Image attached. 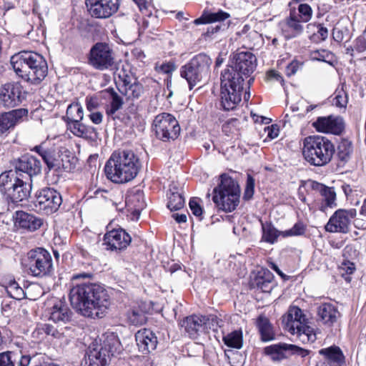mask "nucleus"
Instances as JSON below:
<instances>
[{
    "label": "nucleus",
    "mask_w": 366,
    "mask_h": 366,
    "mask_svg": "<svg viewBox=\"0 0 366 366\" xmlns=\"http://www.w3.org/2000/svg\"><path fill=\"white\" fill-rule=\"evenodd\" d=\"M69 300L81 315L91 318L102 317L111 303L107 290L94 283L74 286L70 290Z\"/></svg>",
    "instance_id": "obj_1"
},
{
    "label": "nucleus",
    "mask_w": 366,
    "mask_h": 366,
    "mask_svg": "<svg viewBox=\"0 0 366 366\" xmlns=\"http://www.w3.org/2000/svg\"><path fill=\"white\" fill-rule=\"evenodd\" d=\"M117 75L119 80L116 81V88L119 95L116 93V111L125 102L139 99L144 92L142 84L132 73L129 64L122 61L116 63Z\"/></svg>",
    "instance_id": "obj_2"
},
{
    "label": "nucleus",
    "mask_w": 366,
    "mask_h": 366,
    "mask_svg": "<svg viewBox=\"0 0 366 366\" xmlns=\"http://www.w3.org/2000/svg\"><path fill=\"white\" fill-rule=\"evenodd\" d=\"M335 152L334 144L326 137L309 136L303 141L302 154L311 165L323 167L332 159Z\"/></svg>",
    "instance_id": "obj_3"
},
{
    "label": "nucleus",
    "mask_w": 366,
    "mask_h": 366,
    "mask_svg": "<svg viewBox=\"0 0 366 366\" xmlns=\"http://www.w3.org/2000/svg\"><path fill=\"white\" fill-rule=\"evenodd\" d=\"M240 188L238 182L227 174L219 177V182L213 189L212 201L218 209L234 211L239 203Z\"/></svg>",
    "instance_id": "obj_4"
},
{
    "label": "nucleus",
    "mask_w": 366,
    "mask_h": 366,
    "mask_svg": "<svg viewBox=\"0 0 366 366\" xmlns=\"http://www.w3.org/2000/svg\"><path fill=\"white\" fill-rule=\"evenodd\" d=\"M234 75V73L221 72L220 106L224 111L234 110L242 101L244 82Z\"/></svg>",
    "instance_id": "obj_5"
},
{
    "label": "nucleus",
    "mask_w": 366,
    "mask_h": 366,
    "mask_svg": "<svg viewBox=\"0 0 366 366\" xmlns=\"http://www.w3.org/2000/svg\"><path fill=\"white\" fill-rule=\"evenodd\" d=\"M212 63V60L208 55L200 53L181 66L180 76L187 81L189 90L208 76Z\"/></svg>",
    "instance_id": "obj_6"
},
{
    "label": "nucleus",
    "mask_w": 366,
    "mask_h": 366,
    "mask_svg": "<svg viewBox=\"0 0 366 366\" xmlns=\"http://www.w3.org/2000/svg\"><path fill=\"white\" fill-rule=\"evenodd\" d=\"M24 264L34 277L50 276L54 272L51 255L43 248L30 250L24 259Z\"/></svg>",
    "instance_id": "obj_7"
},
{
    "label": "nucleus",
    "mask_w": 366,
    "mask_h": 366,
    "mask_svg": "<svg viewBox=\"0 0 366 366\" xmlns=\"http://www.w3.org/2000/svg\"><path fill=\"white\" fill-rule=\"evenodd\" d=\"M140 167L139 159L132 150H119L116 156V183L133 179Z\"/></svg>",
    "instance_id": "obj_8"
},
{
    "label": "nucleus",
    "mask_w": 366,
    "mask_h": 366,
    "mask_svg": "<svg viewBox=\"0 0 366 366\" xmlns=\"http://www.w3.org/2000/svg\"><path fill=\"white\" fill-rule=\"evenodd\" d=\"M152 129L157 139L164 142L175 140L180 133L178 121L172 114L167 112L159 114L154 117Z\"/></svg>",
    "instance_id": "obj_9"
},
{
    "label": "nucleus",
    "mask_w": 366,
    "mask_h": 366,
    "mask_svg": "<svg viewBox=\"0 0 366 366\" xmlns=\"http://www.w3.org/2000/svg\"><path fill=\"white\" fill-rule=\"evenodd\" d=\"M180 325L184 328L185 332L192 339H197L202 334L207 333L210 330H216L218 327V320L216 316L193 315L187 317Z\"/></svg>",
    "instance_id": "obj_10"
},
{
    "label": "nucleus",
    "mask_w": 366,
    "mask_h": 366,
    "mask_svg": "<svg viewBox=\"0 0 366 366\" xmlns=\"http://www.w3.org/2000/svg\"><path fill=\"white\" fill-rule=\"evenodd\" d=\"M61 203L62 197L57 190L44 187L36 192L34 205L36 211L49 215L56 212Z\"/></svg>",
    "instance_id": "obj_11"
},
{
    "label": "nucleus",
    "mask_w": 366,
    "mask_h": 366,
    "mask_svg": "<svg viewBox=\"0 0 366 366\" xmlns=\"http://www.w3.org/2000/svg\"><path fill=\"white\" fill-rule=\"evenodd\" d=\"M257 66V58L249 51L238 53L234 57V61L232 65H228L222 71L234 73L235 79L240 78L244 81L253 73Z\"/></svg>",
    "instance_id": "obj_12"
},
{
    "label": "nucleus",
    "mask_w": 366,
    "mask_h": 366,
    "mask_svg": "<svg viewBox=\"0 0 366 366\" xmlns=\"http://www.w3.org/2000/svg\"><path fill=\"white\" fill-rule=\"evenodd\" d=\"M113 353L111 347H104L97 342H92L86 350L81 366H107L111 362Z\"/></svg>",
    "instance_id": "obj_13"
},
{
    "label": "nucleus",
    "mask_w": 366,
    "mask_h": 366,
    "mask_svg": "<svg viewBox=\"0 0 366 366\" xmlns=\"http://www.w3.org/2000/svg\"><path fill=\"white\" fill-rule=\"evenodd\" d=\"M264 353L269 356L274 362L287 359L290 355H297L305 357L309 355V350L295 345L280 342L271 345L264 348Z\"/></svg>",
    "instance_id": "obj_14"
},
{
    "label": "nucleus",
    "mask_w": 366,
    "mask_h": 366,
    "mask_svg": "<svg viewBox=\"0 0 366 366\" xmlns=\"http://www.w3.org/2000/svg\"><path fill=\"white\" fill-rule=\"evenodd\" d=\"M356 214L355 209L337 210L325 225V230L329 232L347 233L350 222Z\"/></svg>",
    "instance_id": "obj_15"
},
{
    "label": "nucleus",
    "mask_w": 366,
    "mask_h": 366,
    "mask_svg": "<svg viewBox=\"0 0 366 366\" xmlns=\"http://www.w3.org/2000/svg\"><path fill=\"white\" fill-rule=\"evenodd\" d=\"M38 61L36 52L23 51L11 56V64L19 76L30 82L31 65L39 64Z\"/></svg>",
    "instance_id": "obj_16"
},
{
    "label": "nucleus",
    "mask_w": 366,
    "mask_h": 366,
    "mask_svg": "<svg viewBox=\"0 0 366 366\" xmlns=\"http://www.w3.org/2000/svg\"><path fill=\"white\" fill-rule=\"evenodd\" d=\"M89 62L95 69H107L113 64L112 49L106 43L95 44L90 50Z\"/></svg>",
    "instance_id": "obj_17"
},
{
    "label": "nucleus",
    "mask_w": 366,
    "mask_h": 366,
    "mask_svg": "<svg viewBox=\"0 0 366 366\" xmlns=\"http://www.w3.org/2000/svg\"><path fill=\"white\" fill-rule=\"evenodd\" d=\"M24 98L23 86L19 82L5 84L0 89V103L5 108L17 107Z\"/></svg>",
    "instance_id": "obj_18"
},
{
    "label": "nucleus",
    "mask_w": 366,
    "mask_h": 366,
    "mask_svg": "<svg viewBox=\"0 0 366 366\" xmlns=\"http://www.w3.org/2000/svg\"><path fill=\"white\" fill-rule=\"evenodd\" d=\"M29 179L28 175L23 173L18 174L16 171H5L0 174V192L4 199L10 203L17 186L21 182V179Z\"/></svg>",
    "instance_id": "obj_19"
},
{
    "label": "nucleus",
    "mask_w": 366,
    "mask_h": 366,
    "mask_svg": "<svg viewBox=\"0 0 366 366\" xmlns=\"http://www.w3.org/2000/svg\"><path fill=\"white\" fill-rule=\"evenodd\" d=\"M313 127L319 132L340 135L345 129V122L341 117H320L312 123Z\"/></svg>",
    "instance_id": "obj_20"
},
{
    "label": "nucleus",
    "mask_w": 366,
    "mask_h": 366,
    "mask_svg": "<svg viewBox=\"0 0 366 366\" xmlns=\"http://www.w3.org/2000/svg\"><path fill=\"white\" fill-rule=\"evenodd\" d=\"M41 170V162L34 156L24 155L14 162V169L19 174L23 173L28 175L31 179L32 177L39 174Z\"/></svg>",
    "instance_id": "obj_21"
},
{
    "label": "nucleus",
    "mask_w": 366,
    "mask_h": 366,
    "mask_svg": "<svg viewBox=\"0 0 366 366\" xmlns=\"http://www.w3.org/2000/svg\"><path fill=\"white\" fill-rule=\"evenodd\" d=\"M282 34L285 39H292L300 36L304 31L302 22L295 12H290V16L280 23Z\"/></svg>",
    "instance_id": "obj_22"
},
{
    "label": "nucleus",
    "mask_w": 366,
    "mask_h": 366,
    "mask_svg": "<svg viewBox=\"0 0 366 366\" xmlns=\"http://www.w3.org/2000/svg\"><path fill=\"white\" fill-rule=\"evenodd\" d=\"M119 204L116 203V210L119 211V214L128 216L127 212H131L133 216L138 219L140 211L145 207L146 204L143 193L138 192L126 197L124 204L126 209L119 207Z\"/></svg>",
    "instance_id": "obj_23"
},
{
    "label": "nucleus",
    "mask_w": 366,
    "mask_h": 366,
    "mask_svg": "<svg viewBox=\"0 0 366 366\" xmlns=\"http://www.w3.org/2000/svg\"><path fill=\"white\" fill-rule=\"evenodd\" d=\"M28 111L25 109H14L8 112L0 114V137L6 134L15 127L18 122L24 116H26Z\"/></svg>",
    "instance_id": "obj_24"
},
{
    "label": "nucleus",
    "mask_w": 366,
    "mask_h": 366,
    "mask_svg": "<svg viewBox=\"0 0 366 366\" xmlns=\"http://www.w3.org/2000/svg\"><path fill=\"white\" fill-rule=\"evenodd\" d=\"M14 218L16 227L29 232L39 229L43 224L41 218L24 211H16Z\"/></svg>",
    "instance_id": "obj_25"
},
{
    "label": "nucleus",
    "mask_w": 366,
    "mask_h": 366,
    "mask_svg": "<svg viewBox=\"0 0 366 366\" xmlns=\"http://www.w3.org/2000/svg\"><path fill=\"white\" fill-rule=\"evenodd\" d=\"M89 14L96 18H107L112 16L114 4L112 0H86Z\"/></svg>",
    "instance_id": "obj_26"
},
{
    "label": "nucleus",
    "mask_w": 366,
    "mask_h": 366,
    "mask_svg": "<svg viewBox=\"0 0 366 366\" xmlns=\"http://www.w3.org/2000/svg\"><path fill=\"white\" fill-rule=\"evenodd\" d=\"M135 340L139 350L147 354L157 348L158 343L156 335L149 329H142L135 334Z\"/></svg>",
    "instance_id": "obj_27"
},
{
    "label": "nucleus",
    "mask_w": 366,
    "mask_h": 366,
    "mask_svg": "<svg viewBox=\"0 0 366 366\" xmlns=\"http://www.w3.org/2000/svg\"><path fill=\"white\" fill-rule=\"evenodd\" d=\"M317 315L324 325L332 326L340 316L337 307L331 303H322L317 308Z\"/></svg>",
    "instance_id": "obj_28"
},
{
    "label": "nucleus",
    "mask_w": 366,
    "mask_h": 366,
    "mask_svg": "<svg viewBox=\"0 0 366 366\" xmlns=\"http://www.w3.org/2000/svg\"><path fill=\"white\" fill-rule=\"evenodd\" d=\"M320 355L324 356L325 364L327 366H342L345 362V356L341 349L335 345L321 349Z\"/></svg>",
    "instance_id": "obj_29"
},
{
    "label": "nucleus",
    "mask_w": 366,
    "mask_h": 366,
    "mask_svg": "<svg viewBox=\"0 0 366 366\" xmlns=\"http://www.w3.org/2000/svg\"><path fill=\"white\" fill-rule=\"evenodd\" d=\"M36 59L39 64H31L30 67V82L34 84H39L46 76L48 66L44 58L36 53Z\"/></svg>",
    "instance_id": "obj_30"
},
{
    "label": "nucleus",
    "mask_w": 366,
    "mask_h": 366,
    "mask_svg": "<svg viewBox=\"0 0 366 366\" xmlns=\"http://www.w3.org/2000/svg\"><path fill=\"white\" fill-rule=\"evenodd\" d=\"M72 312L61 302L55 304L50 312V320L56 323L65 324L71 320Z\"/></svg>",
    "instance_id": "obj_31"
},
{
    "label": "nucleus",
    "mask_w": 366,
    "mask_h": 366,
    "mask_svg": "<svg viewBox=\"0 0 366 366\" xmlns=\"http://www.w3.org/2000/svg\"><path fill=\"white\" fill-rule=\"evenodd\" d=\"M179 190V188L175 183H172L169 185L167 193L168 202L167 206L171 211L179 210L184 205V198Z\"/></svg>",
    "instance_id": "obj_32"
},
{
    "label": "nucleus",
    "mask_w": 366,
    "mask_h": 366,
    "mask_svg": "<svg viewBox=\"0 0 366 366\" xmlns=\"http://www.w3.org/2000/svg\"><path fill=\"white\" fill-rule=\"evenodd\" d=\"M71 132L76 137L87 140H94L97 137L96 129L93 127L86 126L81 122L69 125Z\"/></svg>",
    "instance_id": "obj_33"
},
{
    "label": "nucleus",
    "mask_w": 366,
    "mask_h": 366,
    "mask_svg": "<svg viewBox=\"0 0 366 366\" xmlns=\"http://www.w3.org/2000/svg\"><path fill=\"white\" fill-rule=\"evenodd\" d=\"M31 189L32 179L30 178L21 179V182L16 187L10 202L16 204L27 199L30 197Z\"/></svg>",
    "instance_id": "obj_34"
},
{
    "label": "nucleus",
    "mask_w": 366,
    "mask_h": 366,
    "mask_svg": "<svg viewBox=\"0 0 366 366\" xmlns=\"http://www.w3.org/2000/svg\"><path fill=\"white\" fill-rule=\"evenodd\" d=\"M262 226V241L273 244L280 236H282V231H279L272 224V222H263L261 221Z\"/></svg>",
    "instance_id": "obj_35"
},
{
    "label": "nucleus",
    "mask_w": 366,
    "mask_h": 366,
    "mask_svg": "<svg viewBox=\"0 0 366 366\" xmlns=\"http://www.w3.org/2000/svg\"><path fill=\"white\" fill-rule=\"evenodd\" d=\"M274 276L269 270L263 272V275L258 274L252 282V285L261 290L262 292H270L273 288Z\"/></svg>",
    "instance_id": "obj_36"
},
{
    "label": "nucleus",
    "mask_w": 366,
    "mask_h": 366,
    "mask_svg": "<svg viewBox=\"0 0 366 366\" xmlns=\"http://www.w3.org/2000/svg\"><path fill=\"white\" fill-rule=\"evenodd\" d=\"M257 325L261 335V340L263 342H268L274 339V333L267 317L259 315L257 320Z\"/></svg>",
    "instance_id": "obj_37"
},
{
    "label": "nucleus",
    "mask_w": 366,
    "mask_h": 366,
    "mask_svg": "<svg viewBox=\"0 0 366 366\" xmlns=\"http://www.w3.org/2000/svg\"><path fill=\"white\" fill-rule=\"evenodd\" d=\"M84 117L83 108L78 102L69 104L66 109L68 125L81 122Z\"/></svg>",
    "instance_id": "obj_38"
},
{
    "label": "nucleus",
    "mask_w": 366,
    "mask_h": 366,
    "mask_svg": "<svg viewBox=\"0 0 366 366\" xmlns=\"http://www.w3.org/2000/svg\"><path fill=\"white\" fill-rule=\"evenodd\" d=\"M353 152L352 144L350 141L343 139L337 148V155L340 161L345 163L349 161Z\"/></svg>",
    "instance_id": "obj_39"
},
{
    "label": "nucleus",
    "mask_w": 366,
    "mask_h": 366,
    "mask_svg": "<svg viewBox=\"0 0 366 366\" xmlns=\"http://www.w3.org/2000/svg\"><path fill=\"white\" fill-rule=\"evenodd\" d=\"M130 234L122 227H116V252L124 251L131 244Z\"/></svg>",
    "instance_id": "obj_40"
},
{
    "label": "nucleus",
    "mask_w": 366,
    "mask_h": 366,
    "mask_svg": "<svg viewBox=\"0 0 366 366\" xmlns=\"http://www.w3.org/2000/svg\"><path fill=\"white\" fill-rule=\"evenodd\" d=\"M224 343L229 347L240 349L242 347L243 337L241 330H234L223 337Z\"/></svg>",
    "instance_id": "obj_41"
},
{
    "label": "nucleus",
    "mask_w": 366,
    "mask_h": 366,
    "mask_svg": "<svg viewBox=\"0 0 366 366\" xmlns=\"http://www.w3.org/2000/svg\"><path fill=\"white\" fill-rule=\"evenodd\" d=\"M317 188L320 190L326 206L331 208L336 206V193L333 188L318 183H317Z\"/></svg>",
    "instance_id": "obj_42"
},
{
    "label": "nucleus",
    "mask_w": 366,
    "mask_h": 366,
    "mask_svg": "<svg viewBox=\"0 0 366 366\" xmlns=\"http://www.w3.org/2000/svg\"><path fill=\"white\" fill-rule=\"evenodd\" d=\"M127 317L128 322L134 326H142L147 322V320L145 313L139 308L129 311Z\"/></svg>",
    "instance_id": "obj_43"
},
{
    "label": "nucleus",
    "mask_w": 366,
    "mask_h": 366,
    "mask_svg": "<svg viewBox=\"0 0 366 366\" xmlns=\"http://www.w3.org/2000/svg\"><path fill=\"white\" fill-rule=\"evenodd\" d=\"M295 327L297 329V334L300 337H303L302 339V342H305V339L310 342H314L316 340V334L312 327L302 323L300 324V325H295Z\"/></svg>",
    "instance_id": "obj_44"
},
{
    "label": "nucleus",
    "mask_w": 366,
    "mask_h": 366,
    "mask_svg": "<svg viewBox=\"0 0 366 366\" xmlns=\"http://www.w3.org/2000/svg\"><path fill=\"white\" fill-rule=\"evenodd\" d=\"M112 220L107 226V232L104 234L102 245L106 250L113 251L114 249V229L112 228Z\"/></svg>",
    "instance_id": "obj_45"
},
{
    "label": "nucleus",
    "mask_w": 366,
    "mask_h": 366,
    "mask_svg": "<svg viewBox=\"0 0 366 366\" xmlns=\"http://www.w3.org/2000/svg\"><path fill=\"white\" fill-rule=\"evenodd\" d=\"M6 291L9 295L15 300H20L26 298L25 292L15 280L9 282L6 287Z\"/></svg>",
    "instance_id": "obj_46"
},
{
    "label": "nucleus",
    "mask_w": 366,
    "mask_h": 366,
    "mask_svg": "<svg viewBox=\"0 0 366 366\" xmlns=\"http://www.w3.org/2000/svg\"><path fill=\"white\" fill-rule=\"evenodd\" d=\"M311 58L312 60L324 61L329 64H332L334 56L330 51L322 49L313 51L311 53Z\"/></svg>",
    "instance_id": "obj_47"
},
{
    "label": "nucleus",
    "mask_w": 366,
    "mask_h": 366,
    "mask_svg": "<svg viewBox=\"0 0 366 366\" xmlns=\"http://www.w3.org/2000/svg\"><path fill=\"white\" fill-rule=\"evenodd\" d=\"M19 355L13 351H5L0 353V366H15Z\"/></svg>",
    "instance_id": "obj_48"
},
{
    "label": "nucleus",
    "mask_w": 366,
    "mask_h": 366,
    "mask_svg": "<svg viewBox=\"0 0 366 366\" xmlns=\"http://www.w3.org/2000/svg\"><path fill=\"white\" fill-rule=\"evenodd\" d=\"M335 97L333 99V104L339 108L345 109L348 103V95L343 88L337 89L335 92Z\"/></svg>",
    "instance_id": "obj_49"
},
{
    "label": "nucleus",
    "mask_w": 366,
    "mask_h": 366,
    "mask_svg": "<svg viewBox=\"0 0 366 366\" xmlns=\"http://www.w3.org/2000/svg\"><path fill=\"white\" fill-rule=\"evenodd\" d=\"M209 24L214 22L221 23L230 17V14L222 9H218L214 12L207 11Z\"/></svg>",
    "instance_id": "obj_50"
},
{
    "label": "nucleus",
    "mask_w": 366,
    "mask_h": 366,
    "mask_svg": "<svg viewBox=\"0 0 366 366\" xmlns=\"http://www.w3.org/2000/svg\"><path fill=\"white\" fill-rule=\"evenodd\" d=\"M305 225L302 222H298L295 223L291 229L282 231V237H287L293 236H300L303 235L305 233Z\"/></svg>",
    "instance_id": "obj_51"
},
{
    "label": "nucleus",
    "mask_w": 366,
    "mask_h": 366,
    "mask_svg": "<svg viewBox=\"0 0 366 366\" xmlns=\"http://www.w3.org/2000/svg\"><path fill=\"white\" fill-rule=\"evenodd\" d=\"M299 14H297L299 19L303 22H308L312 16V10L310 5L307 4H300L298 6Z\"/></svg>",
    "instance_id": "obj_52"
},
{
    "label": "nucleus",
    "mask_w": 366,
    "mask_h": 366,
    "mask_svg": "<svg viewBox=\"0 0 366 366\" xmlns=\"http://www.w3.org/2000/svg\"><path fill=\"white\" fill-rule=\"evenodd\" d=\"M288 317L293 322V324H296V325H300V324H302L305 320L302 310L297 307L290 308ZM292 327L294 328L295 325H292Z\"/></svg>",
    "instance_id": "obj_53"
},
{
    "label": "nucleus",
    "mask_w": 366,
    "mask_h": 366,
    "mask_svg": "<svg viewBox=\"0 0 366 366\" xmlns=\"http://www.w3.org/2000/svg\"><path fill=\"white\" fill-rule=\"evenodd\" d=\"M102 96L104 98H107V97L110 99V108L107 109V113L111 119L114 120V90L113 88L110 87L108 89L102 91Z\"/></svg>",
    "instance_id": "obj_54"
},
{
    "label": "nucleus",
    "mask_w": 366,
    "mask_h": 366,
    "mask_svg": "<svg viewBox=\"0 0 366 366\" xmlns=\"http://www.w3.org/2000/svg\"><path fill=\"white\" fill-rule=\"evenodd\" d=\"M199 199L193 197L190 199L189 206L192 213L196 216L199 220L202 219L203 209L199 204Z\"/></svg>",
    "instance_id": "obj_55"
},
{
    "label": "nucleus",
    "mask_w": 366,
    "mask_h": 366,
    "mask_svg": "<svg viewBox=\"0 0 366 366\" xmlns=\"http://www.w3.org/2000/svg\"><path fill=\"white\" fill-rule=\"evenodd\" d=\"M114 152H113L109 159L106 162L104 167V174L107 179L110 180L112 182H114Z\"/></svg>",
    "instance_id": "obj_56"
},
{
    "label": "nucleus",
    "mask_w": 366,
    "mask_h": 366,
    "mask_svg": "<svg viewBox=\"0 0 366 366\" xmlns=\"http://www.w3.org/2000/svg\"><path fill=\"white\" fill-rule=\"evenodd\" d=\"M254 179L252 177L251 174H247L246 187L244 193V199L245 200L250 199L254 194Z\"/></svg>",
    "instance_id": "obj_57"
},
{
    "label": "nucleus",
    "mask_w": 366,
    "mask_h": 366,
    "mask_svg": "<svg viewBox=\"0 0 366 366\" xmlns=\"http://www.w3.org/2000/svg\"><path fill=\"white\" fill-rule=\"evenodd\" d=\"M36 332L38 335H46L55 336L57 333V330L51 325L49 324H41L39 325L36 330Z\"/></svg>",
    "instance_id": "obj_58"
},
{
    "label": "nucleus",
    "mask_w": 366,
    "mask_h": 366,
    "mask_svg": "<svg viewBox=\"0 0 366 366\" xmlns=\"http://www.w3.org/2000/svg\"><path fill=\"white\" fill-rule=\"evenodd\" d=\"M138 6L139 10L143 14L144 13L147 16L152 14V11L149 10L151 6V0H133Z\"/></svg>",
    "instance_id": "obj_59"
},
{
    "label": "nucleus",
    "mask_w": 366,
    "mask_h": 366,
    "mask_svg": "<svg viewBox=\"0 0 366 366\" xmlns=\"http://www.w3.org/2000/svg\"><path fill=\"white\" fill-rule=\"evenodd\" d=\"M317 34H314L310 36V39L315 38L317 36L318 39L321 41H325L328 36V30L326 27L323 26L322 24H318L317 25Z\"/></svg>",
    "instance_id": "obj_60"
},
{
    "label": "nucleus",
    "mask_w": 366,
    "mask_h": 366,
    "mask_svg": "<svg viewBox=\"0 0 366 366\" xmlns=\"http://www.w3.org/2000/svg\"><path fill=\"white\" fill-rule=\"evenodd\" d=\"M41 157L49 169H52L56 167L55 159L53 158L52 154L50 151L46 150Z\"/></svg>",
    "instance_id": "obj_61"
},
{
    "label": "nucleus",
    "mask_w": 366,
    "mask_h": 366,
    "mask_svg": "<svg viewBox=\"0 0 366 366\" xmlns=\"http://www.w3.org/2000/svg\"><path fill=\"white\" fill-rule=\"evenodd\" d=\"M355 49L359 52L362 53L366 50V40L362 36L357 37L355 41Z\"/></svg>",
    "instance_id": "obj_62"
},
{
    "label": "nucleus",
    "mask_w": 366,
    "mask_h": 366,
    "mask_svg": "<svg viewBox=\"0 0 366 366\" xmlns=\"http://www.w3.org/2000/svg\"><path fill=\"white\" fill-rule=\"evenodd\" d=\"M98 105V100L96 97H87L86 98V106L89 112H94L97 108Z\"/></svg>",
    "instance_id": "obj_63"
},
{
    "label": "nucleus",
    "mask_w": 366,
    "mask_h": 366,
    "mask_svg": "<svg viewBox=\"0 0 366 366\" xmlns=\"http://www.w3.org/2000/svg\"><path fill=\"white\" fill-rule=\"evenodd\" d=\"M301 64L297 61H292L286 68V71L288 76L294 75L297 70L300 68Z\"/></svg>",
    "instance_id": "obj_64"
}]
</instances>
